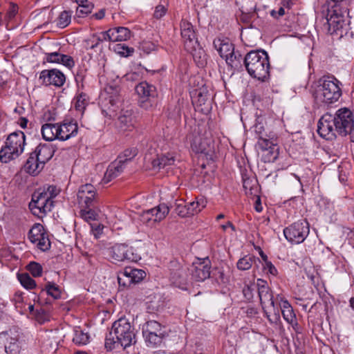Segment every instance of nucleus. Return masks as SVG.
Masks as SVG:
<instances>
[{"mask_svg": "<svg viewBox=\"0 0 354 354\" xmlns=\"http://www.w3.org/2000/svg\"><path fill=\"white\" fill-rule=\"evenodd\" d=\"M317 133L326 140H333L337 136H350L354 142V114L348 108L344 107L337 110L334 114L324 113L317 123Z\"/></svg>", "mask_w": 354, "mask_h": 354, "instance_id": "obj_1", "label": "nucleus"}, {"mask_svg": "<svg viewBox=\"0 0 354 354\" xmlns=\"http://www.w3.org/2000/svg\"><path fill=\"white\" fill-rule=\"evenodd\" d=\"M136 342L134 328L127 319L120 318L113 322L106 336L104 346L108 351L122 348L129 353V349L134 348Z\"/></svg>", "mask_w": 354, "mask_h": 354, "instance_id": "obj_2", "label": "nucleus"}, {"mask_svg": "<svg viewBox=\"0 0 354 354\" xmlns=\"http://www.w3.org/2000/svg\"><path fill=\"white\" fill-rule=\"evenodd\" d=\"M244 64L250 75L264 82L270 77V62L265 50H252L244 57Z\"/></svg>", "mask_w": 354, "mask_h": 354, "instance_id": "obj_3", "label": "nucleus"}, {"mask_svg": "<svg viewBox=\"0 0 354 354\" xmlns=\"http://www.w3.org/2000/svg\"><path fill=\"white\" fill-rule=\"evenodd\" d=\"M59 193V189L55 185H45L39 188L32 195L29 207L32 214L38 216L45 215L50 212L54 201L53 199Z\"/></svg>", "mask_w": 354, "mask_h": 354, "instance_id": "obj_4", "label": "nucleus"}, {"mask_svg": "<svg viewBox=\"0 0 354 354\" xmlns=\"http://www.w3.org/2000/svg\"><path fill=\"white\" fill-rule=\"evenodd\" d=\"M337 6L332 7L324 6L322 10V16L326 18V24L328 26V30L330 34L336 33L340 37L346 35L349 30L350 19Z\"/></svg>", "mask_w": 354, "mask_h": 354, "instance_id": "obj_5", "label": "nucleus"}, {"mask_svg": "<svg viewBox=\"0 0 354 354\" xmlns=\"http://www.w3.org/2000/svg\"><path fill=\"white\" fill-rule=\"evenodd\" d=\"M257 290L261 305L270 323L278 324L280 322V310L275 306L272 292L267 282L261 279L257 281Z\"/></svg>", "mask_w": 354, "mask_h": 354, "instance_id": "obj_6", "label": "nucleus"}, {"mask_svg": "<svg viewBox=\"0 0 354 354\" xmlns=\"http://www.w3.org/2000/svg\"><path fill=\"white\" fill-rule=\"evenodd\" d=\"M26 136L24 132L17 131L8 135L0 150V161L7 163L18 158L24 151Z\"/></svg>", "mask_w": 354, "mask_h": 354, "instance_id": "obj_7", "label": "nucleus"}, {"mask_svg": "<svg viewBox=\"0 0 354 354\" xmlns=\"http://www.w3.org/2000/svg\"><path fill=\"white\" fill-rule=\"evenodd\" d=\"M339 82L333 77L324 79L315 93V100L319 104H330L338 101L342 95Z\"/></svg>", "mask_w": 354, "mask_h": 354, "instance_id": "obj_8", "label": "nucleus"}, {"mask_svg": "<svg viewBox=\"0 0 354 354\" xmlns=\"http://www.w3.org/2000/svg\"><path fill=\"white\" fill-rule=\"evenodd\" d=\"M136 91L140 97V107L151 110L156 106L158 91L154 85L145 81L142 82L136 86Z\"/></svg>", "mask_w": 354, "mask_h": 354, "instance_id": "obj_9", "label": "nucleus"}, {"mask_svg": "<svg viewBox=\"0 0 354 354\" xmlns=\"http://www.w3.org/2000/svg\"><path fill=\"white\" fill-rule=\"evenodd\" d=\"M310 232V225L306 220L293 223L283 230L286 239L290 243L299 244L304 241Z\"/></svg>", "mask_w": 354, "mask_h": 354, "instance_id": "obj_10", "label": "nucleus"}, {"mask_svg": "<svg viewBox=\"0 0 354 354\" xmlns=\"http://www.w3.org/2000/svg\"><path fill=\"white\" fill-rule=\"evenodd\" d=\"M142 335L148 346H156L161 344L164 337L162 325L155 321L149 320L142 328Z\"/></svg>", "mask_w": 354, "mask_h": 354, "instance_id": "obj_11", "label": "nucleus"}, {"mask_svg": "<svg viewBox=\"0 0 354 354\" xmlns=\"http://www.w3.org/2000/svg\"><path fill=\"white\" fill-rule=\"evenodd\" d=\"M77 196L78 203L82 208L94 207L97 203L96 189L91 184L80 186Z\"/></svg>", "mask_w": 354, "mask_h": 354, "instance_id": "obj_12", "label": "nucleus"}, {"mask_svg": "<svg viewBox=\"0 0 354 354\" xmlns=\"http://www.w3.org/2000/svg\"><path fill=\"white\" fill-rule=\"evenodd\" d=\"M210 262L208 259L194 262L189 269L193 279L203 281L210 277Z\"/></svg>", "mask_w": 354, "mask_h": 354, "instance_id": "obj_13", "label": "nucleus"}, {"mask_svg": "<svg viewBox=\"0 0 354 354\" xmlns=\"http://www.w3.org/2000/svg\"><path fill=\"white\" fill-rule=\"evenodd\" d=\"M191 147L196 153L209 155L213 151L210 139L203 138L199 134H190L187 136Z\"/></svg>", "mask_w": 354, "mask_h": 354, "instance_id": "obj_14", "label": "nucleus"}, {"mask_svg": "<svg viewBox=\"0 0 354 354\" xmlns=\"http://www.w3.org/2000/svg\"><path fill=\"white\" fill-rule=\"evenodd\" d=\"M180 30L185 48L188 51L192 50L198 44L192 24L186 20H182L180 22Z\"/></svg>", "mask_w": 354, "mask_h": 354, "instance_id": "obj_15", "label": "nucleus"}, {"mask_svg": "<svg viewBox=\"0 0 354 354\" xmlns=\"http://www.w3.org/2000/svg\"><path fill=\"white\" fill-rule=\"evenodd\" d=\"M39 79L43 80L46 86L61 87L66 82L65 75L57 69L43 70L40 73Z\"/></svg>", "mask_w": 354, "mask_h": 354, "instance_id": "obj_16", "label": "nucleus"}, {"mask_svg": "<svg viewBox=\"0 0 354 354\" xmlns=\"http://www.w3.org/2000/svg\"><path fill=\"white\" fill-rule=\"evenodd\" d=\"M169 212V208L166 204H160L153 208L143 212L141 219L143 222L147 223L151 221L159 222L166 217Z\"/></svg>", "mask_w": 354, "mask_h": 354, "instance_id": "obj_17", "label": "nucleus"}, {"mask_svg": "<svg viewBox=\"0 0 354 354\" xmlns=\"http://www.w3.org/2000/svg\"><path fill=\"white\" fill-rule=\"evenodd\" d=\"M214 46L217 49L220 56L224 58L227 64L233 66L234 59L236 58V54L234 53L233 44L224 40L217 39L214 41Z\"/></svg>", "mask_w": 354, "mask_h": 354, "instance_id": "obj_18", "label": "nucleus"}, {"mask_svg": "<svg viewBox=\"0 0 354 354\" xmlns=\"http://www.w3.org/2000/svg\"><path fill=\"white\" fill-rule=\"evenodd\" d=\"M58 140L64 141L75 137L77 134L78 127L77 123L69 122L58 123Z\"/></svg>", "mask_w": 354, "mask_h": 354, "instance_id": "obj_19", "label": "nucleus"}, {"mask_svg": "<svg viewBox=\"0 0 354 354\" xmlns=\"http://www.w3.org/2000/svg\"><path fill=\"white\" fill-rule=\"evenodd\" d=\"M176 161L175 156L171 153L158 155L157 157L151 161V167L154 170L168 169L174 165Z\"/></svg>", "mask_w": 354, "mask_h": 354, "instance_id": "obj_20", "label": "nucleus"}, {"mask_svg": "<svg viewBox=\"0 0 354 354\" xmlns=\"http://www.w3.org/2000/svg\"><path fill=\"white\" fill-rule=\"evenodd\" d=\"M122 161L117 158L109 165L103 178L105 183L111 181L124 171L126 164Z\"/></svg>", "mask_w": 354, "mask_h": 354, "instance_id": "obj_21", "label": "nucleus"}, {"mask_svg": "<svg viewBox=\"0 0 354 354\" xmlns=\"http://www.w3.org/2000/svg\"><path fill=\"white\" fill-rule=\"evenodd\" d=\"M6 342L4 344L5 351L7 354H19L21 344L19 340V335L12 334L11 331L5 333Z\"/></svg>", "mask_w": 354, "mask_h": 354, "instance_id": "obj_22", "label": "nucleus"}, {"mask_svg": "<svg viewBox=\"0 0 354 354\" xmlns=\"http://www.w3.org/2000/svg\"><path fill=\"white\" fill-rule=\"evenodd\" d=\"M44 168L43 164L34 153L30 154L24 165V170L32 176H37Z\"/></svg>", "mask_w": 354, "mask_h": 354, "instance_id": "obj_23", "label": "nucleus"}, {"mask_svg": "<svg viewBox=\"0 0 354 354\" xmlns=\"http://www.w3.org/2000/svg\"><path fill=\"white\" fill-rule=\"evenodd\" d=\"M33 153L37 157H38L40 162L44 166L45 163L50 160L53 156L55 149L50 145L40 144L36 147Z\"/></svg>", "mask_w": 354, "mask_h": 354, "instance_id": "obj_24", "label": "nucleus"}, {"mask_svg": "<svg viewBox=\"0 0 354 354\" xmlns=\"http://www.w3.org/2000/svg\"><path fill=\"white\" fill-rule=\"evenodd\" d=\"M118 124L121 131H132L134 129L135 118L130 111H126L119 116Z\"/></svg>", "mask_w": 354, "mask_h": 354, "instance_id": "obj_25", "label": "nucleus"}, {"mask_svg": "<svg viewBox=\"0 0 354 354\" xmlns=\"http://www.w3.org/2000/svg\"><path fill=\"white\" fill-rule=\"evenodd\" d=\"M58 123H46L41 127L42 137L46 141L58 140Z\"/></svg>", "mask_w": 354, "mask_h": 354, "instance_id": "obj_26", "label": "nucleus"}, {"mask_svg": "<svg viewBox=\"0 0 354 354\" xmlns=\"http://www.w3.org/2000/svg\"><path fill=\"white\" fill-rule=\"evenodd\" d=\"M170 279L175 286L183 289L187 281L185 270L179 268L175 271H172L171 272Z\"/></svg>", "mask_w": 354, "mask_h": 354, "instance_id": "obj_27", "label": "nucleus"}, {"mask_svg": "<svg viewBox=\"0 0 354 354\" xmlns=\"http://www.w3.org/2000/svg\"><path fill=\"white\" fill-rule=\"evenodd\" d=\"M75 1L78 4L76 10V15L78 17H84L91 13L94 7L93 4L88 0H75Z\"/></svg>", "mask_w": 354, "mask_h": 354, "instance_id": "obj_28", "label": "nucleus"}, {"mask_svg": "<svg viewBox=\"0 0 354 354\" xmlns=\"http://www.w3.org/2000/svg\"><path fill=\"white\" fill-rule=\"evenodd\" d=\"M125 273L126 275H129L132 284L139 283L146 276V273L144 270L132 268H126Z\"/></svg>", "mask_w": 354, "mask_h": 354, "instance_id": "obj_29", "label": "nucleus"}, {"mask_svg": "<svg viewBox=\"0 0 354 354\" xmlns=\"http://www.w3.org/2000/svg\"><path fill=\"white\" fill-rule=\"evenodd\" d=\"M45 234V230L43 225L40 223H35L29 230L28 236L29 240L32 243H35Z\"/></svg>", "mask_w": 354, "mask_h": 354, "instance_id": "obj_30", "label": "nucleus"}, {"mask_svg": "<svg viewBox=\"0 0 354 354\" xmlns=\"http://www.w3.org/2000/svg\"><path fill=\"white\" fill-rule=\"evenodd\" d=\"M89 98L88 95L83 92L79 93L74 98V106L77 111L83 112L88 104Z\"/></svg>", "mask_w": 354, "mask_h": 354, "instance_id": "obj_31", "label": "nucleus"}, {"mask_svg": "<svg viewBox=\"0 0 354 354\" xmlns=\"http://www.w3.org/2000/svg\"><path fill=\"white\" fill-rule=\"evenodd\" d=\"M256 261H260L259 259L254 256L246 255L238 261L236 264L237 268L241 270H249Z\"/></svg>", "mask_w": 354, "mask_h": 354, "instance_id": "obj_32", "label": "nucleus"}, {"mask_svg": "<svg viewBox=\"0 0 354 354\" xmlns=\"http://www.w3.org/2000/svg\"><path fill=\"white\" fill-rule=\"evenodd\" d=\"M279 156V147H273L271 149L261 151V159L265 162H274Z\"/></svg>", "mask_w": 354, "mask_h": 354, "instance_id": "obj_33", "label": "nucleus"}, {"mask_svg": "<svg viewBox=\"0 0 354 354\" xmlns=\"http://www.w3.org/2000/svg\"><path fill=\"white\" fill-rule=\"evenodd\" d=\"M90 336L87 333H84L80 329L74 330L73 342L76 345H86L89 342Z\"/></svg>", "mask_w": 354, "mask_h": 354, "instance_id": "obj_34", "label": "nucleus"}, {"mask_svg": "<svg viewBox=\"0 0 354 354\" xmlns=\"http://www.w3.org/2000/svg\"><path fill=\"white\" fill-rule=\"evenodd\" d=\"M111 257L118 261H125L124 244H116L111 248Z\"/></svg>", "mask_w": 354, "mask_h": 354, "instance_id": "obj_35", "label": "nucleus"}, {"mask_svg": "<svg viewBox=\"0 0 354 354\" xmlns=\"http://www.w3.org/2000/svg\"><path fill=\"white\" fill-rule=\"evenodd\" d=\"M17 278L21 286L28 290L32 289L36 286L35 281L28 273L18 274Z\"/></svg>", "mask_w": 354, "mask_h": 354, "instance_id": "obj_36", "label": "nucleus"}, {"mask_svg": "<svg viewBox=\"0 0 354 354\" xmlns=\"http://www.w3.org/2000/svg\"><path fill=\"white\" fill-rule=\"evenodd\" d=\"M71 21V12L64 10L62 11L58 18L57 26L60 28H64L68 26Z\"/></svg>", "mask_w": 354, "mask_h": 354, "instance_id": "obj_37", "label": "nucleus"}, {"mask_svg": "<svg viewBox=\"0 0 354 354\" xmlns=\"http://www.w3.org/2000/svg\"><path fill=\"white\" fill-rule=\"evenodd\" d=\"M206 206V201L201 198L196 201L190 202L188 203V210L190 212V215H194L200 212Z\"/></svg>", "mask_w": 354, "mask_h": 354, "instance_id": "obj_38", "label": "nucleus"}, {"mask_svg": "<svg viewBox=\"0 0 354 354\" xmlns=\"http://www.w3.org/2000/svg\"><path fill=\"white\" fill-rule=\"evenodd\" d=\"M137 154L138 149L136 147H131L125 149L118 156V158L123 160L122 162L127 165V163L131 161Z\"/></svg>", "mask_w": 354, "mask_h": 354, "instance_id": "obj_39", "label": "nucleus"}, {"mask_svg": "<svg viewBox=\"0 0 354 354\" xmlns=\"http://www.w3.org/2000/svg\"><path fill=\"white\" fill-rule=\"evenodd\" d=\"M124 256L125 260L132 262H137L141 259L140 254H138L136 249H134L132 247H129L127 245L125 244Z\"/></svg>", "mask_w": 354, "mask_h": 354, "instance_id": "obj_40", "label": "nucleus"}, {"mask_svg": "<svg viewBox=\"0 0 354 354\" xmlns=\"http://www.w3.org/2000/svg\"><path fill=\"white\" fill-rule=\"evenodd\" d=\"M283 319L290 324H291L295 330L298 326V324L296 321V316L294 313L292 308H288V310H283L281 312Z\"/></svg>", "mask_w": 354, "mask_h": 354, "instance_id": "obj_41", "label": "nucleus"}, {"mask_svg": "<svg viewBox=\"0 0 354 354\" xmlns=\"http://www.w3.org/2000/svg\"><path fill=\"white\" fill-rule=\"evenodd\" d=\"M46 292L53 299H57L61 297V290L59 287L53 283H48L46 286Z\"/></svg>", "mask_w": 354, "mask_h": 354, "instance_id": "obj_42", "label": "nucleus"}, {"mask_svg": "<svg viewBox=\"0 0 354 354\" xmlns=\"http://www.w3.org/2000/svg\"><path fill=\"white\" fill-rule=\"evenodd\" d=\"M82 217L86 221H94L98 216L97 212L93 207L83 208L80 212Z\"/></svg>", "mask_w": 354, "mask_h": 354, "instance_id": "obj_43", "label": "nucleus"}, {"mask_svg": "<svg viewBox=\"0 0 354 354\" xmlns=\"http://www.w3.org/2000/svg\"><path fill=\"white\" fill-rule=\"evenodd\" d=\"M175 211L181 217L190 216V212L188 210V204L185 205L182 201L176 203Z\"/></svg>", "mask_w": 354, "mask_h": 354, "instance_id": "obj_44", "label": "nucleus"}, {"mask_svg": "<svg viewBox=\"0 0 354 354\" xmlns=\"http://www.w3.org/2000/svg\"><path fill=\"white\" fill-rule=\"evenodd\" d=\"M27 268L33 277H37L41 275L42 267L39 263L32 261L28 265Z\"/></svg>", "mask_w": 354, "mask_h": 354, "instance_id": "obj_45", "label": "nucleus"}, {"mask_svg": "<svg viewBox=\"0 0 354 354\" xmlns=\"http://www.w3.org/2000/svg\"><path fill=\"white\" fill-rule=\"evenodd\" d=\"M115 50L118 53H119L124 57L130 56L134 52V49L133 48H130L123 44H117L115 46Z\"/></svg>", "mask_w": 354, "mask_h": 354, "instance_id": "obj_46", "label": "nucleus"}, {"mask_svg": "<svg viewBox=\"0 0 354 354\" xmlns=\"http://www.w3.org/2000/svg\"><path fill=\"white\" fill-rule=\"evenodd\" d=\"M258 145L261 151L268 149H270L273 147H277V144L270 140L263 138L262 136H261L259 139Z\"/></svg>", "mask_w": 354, "mask_h": 354, "instance_id": "obj_47", "label": "nucleus"}, {"mask_svg": "<svg viewBox=\"0 0 354 354\" xmlns=\"http://www.w3.org/2000/svg\"><path fill=\"white\" fill-rule=\"evenodd\" d=\"M12 301L14 302L15 308L21 311L24 308L23 292L19 291L16 292L12 298Z\"/></svg>", "mask_w": 354, "mask_h": 354, "instance_id": "obj_48", "label": "nucleus"}, {"mask_svg": "<svg viewBox=\"0 0 354 354\" xmlns=\"http://www.w3.org/2000/svg\"><path fill=\"white\" fill-rule=\"evenodd\" d=\"M36 243H37L38 248L42 251H46L50 247V241L46 234L39 238Z\"/></svg>", "mask_w": 354, "mask_h": 354, "instance_id": "obj_49", "label": "nucleus"}, {"mask_svg": "<svg viewBox=\"0 0 354 354\" xmlns=\"http://www.w3.org/2000/svg\"><path fill=\"white\" fill-rule=\"evenodd\" d=\"M125 274L124 269V271L120 272L118 276V281L120 286L128 287L132 284L129 275H126Z\"/></svg>", "mask_w": 354, "mask_h": 354, "instance_id": "obj_50", "label": "nucleus"}, {"mask_svg": "<svg viewBox=\"0 0 354 354\" xmlns=\"http://www.w3.org/2000/svg\"><path fill=\"white\" fill-rule=\"evenodd\" d=\"M120 41H126L131 37V31L125 27H116Z\"/></svg>", "mask_w": 354, "mask_h": 354, "instance_id": "obj_51", "label": "nucleus"}, {"mask_svg": "<svg viewBox=\"0 0 354 354\" xmlns=\"http://www.w3.org/2000/svg\"><path fill=\"white\" fill-rule=\"evenodd\" d=\"M257 284L252 286H245L243 289V293L245 298L249 301L252 300L254 297V291L256 290Z\"/></svg>", "mask_w": 354, "mask_h": 354, "instance_id": "obj_52", "label": "nucleus"}, {"mask_svg": "<svg viewBox=\"0 0 354 354\" xmlns=\"http://www.w3.org/2000/svg\"><path fill=\"white\" fill-rule=\"evenodd\" d=\"M62 55L63 54L57 52L46 53L45 59L47 62L59 64Z\"/></svg>", "mask_w": 354, "mask_h": 354, "instance_id": "obj_53", "label": "nucleus"}, {"mask_svg": "<svg viewBox=\"0 0 354 354\" xmlns=\"http://www.w3.org/2000/svg\"><path fill=\"white\" fill-rule=\"evenodd\" d=\"M59 64H62L64 66L71 68L74 66L75 62L72 57L63 54L62 57L60 58Z\"/></svg>", "mask_w": 354, "mask_h": 354, "instance_id": "obj_54", "label": "nucleus"}, {"mask_svg": "<svg viewBox=\"0 0 354 354\" xmlns=\"http://www.w3.org/2000/svg\"><path fill=\"white\" fill-rule=\"evenodd\" d=\"M106 36L110 41H120L117 28H111L107 30Z\"/></svg>", "mask_w": 354, "mask_h": 354, "instance_id": "obj_55", "label": "nucleus"}, {"mask_svg": "<svg viewBox=\"0 0 354 354\" xmlns=\"http://www.w3.org/2000/svg\"><path fill=\"white\" fill-rule=\"evenodd\" d=\"M160 301L158 299V301H150L147 303V309L149 313H153L154 311H158L160 306H162V304H160Z\"/></svg>", "mask_w": 354, "mask_h": 354, "instance_id": "obj_56", "label": "nucleus"}, {"mask_svg": "<svg viewBox=\"0 0 354 354\" xmlns=\"http://www.w3.org/2000/svg\"><path fill=\"white\" fill-rule=\"evenodd\" d=\"M167 12V8L162 5H158L156 7L153 16L156 19H160Z\"/></svg>", "mask_w": 354, "mask_h": 354, "instance_id": "obj_57", "label": "nucleus"}, {"mask_svg": "<svg viewBox=\"0 0 354 354\" xmlns=\"http://www.w3.org/2000/svg\"><path fill=\"white\" fill-rule=\"evenodd\" d=\"M263 269L267 270L268 272L272 275H276L277 274V270L274 267V266L271 263V261H266L263 265Z\"/></svg>", "mask_w": 354, "mask_h": 354, "instance_id": "obj_58", "label": "nucleus"}, {"mask_svg": "<svg viewBox=\"0 0 354 354\" xmlns=\"http://www.w3.org/2000/svg\"><path fill=\"white\" fill-rule=\"evenodd\" d=\"M18 12V7L17 5L11 4L10 10L7 13V17L9 19H12Z\"/></svg>", "mask_w": 354, "mask_h": 354, "instance_id": "obj_59", "label": "nucleus"}, {"mask_svg": "<svg viewBox=\"0 0 354 354\" xmlns=\"http://www.w3.org/2000/svg\"><path fill=\"white\" fill-rule=\"evenodd\" d=\"M279 306L281 312L283 310H285L286 309L288 310V308H292L290 303L287 300L283 299L282 298L280 300Z\"/></svg>", "mask_w": 354, "mask_h": 354, "instance_id": "obj_60", "label": "nucleus"}, {"mask_svg": "<svg viewBox=\"0 0 354 354\" xmlns=\"http://www.w3.org/2000/svg\"><path fill=\"white\" fill-rule=\"evenodd\" d=\"M271 15L275 18L283 16L285 14L284 8L281 7L278 11L272 10L270 12Z\"/></svg>", "mask_w": 354, "mask_h": 354, "instance_id": "obj_61", "label": "nucleus"}, {"mask_svg": "<svg viewBox=\"0 0 354 354\" xmlns=\"http://www.w3.org/2000/svg\"><path fill=\"white\" fill-rule=\"evenodd\" d=\"M92 38H93V41H92L95 42V44H93L91 46V48H94L95 47H96L98 45V44L100 42L102 41V40L101 39V37L99 36V35H93Z\"/></svg>", "mask_w": 354, "mask_h": 354, "instance_id": "obj_62", "label": "nucleus"}, {"mask_svg": "<svg viewBox=\"0 0 354 354\" xmlns=\"http://www.w3.org/2000/svg\"><path fill=\"white\" fill-rule=\"evenodd\" d=\"M263 130H264V128H263V125H261V124H257L254 126V131L257 133H258L259 135V137L261 136H263L262 132Z\"/></svg>", "mask_w": 354, "mask_h": 354, "instance_id": "obj_63", "label": "nucleus"}, {"mask_svg": "<svg viewBox=\"0 0 354 354\" xmlns=\"http://www.w3.org/2000/svg\"><path fill=\"white\" fill-rule=\"evenodd\" d=\"M28 122V120L26 118L21 117L19 118L18 124L21 128L24 129L26 127Z\"/></svg>", "mask_w": 354, "mask_h": 354, "instance_id": "obj_64", "label": "nucleus"}]
</instances>
